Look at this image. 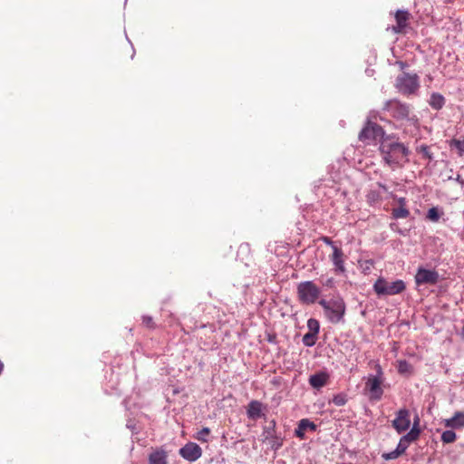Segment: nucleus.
Returning a JSON list of instances; mask_svg holds the SVG:
<instances>
[{
  "label": "nucleus",
  "mask_w": 464,
  "mask_h": 464,
  "mask_svg": "<svg viewBox=\"0 0 464 464\" xmlns=\"http://www.w3.org/2000/svg\"><path fill=\"white\" fill-rule=\"evenodd\" d=\"M380 151L383 160L391 167L400 164L410 154V150L403 143L392 140L390 137L382 140Z\"/></svg>",
  "instance_id": "nucleus-1"
},
{
  "label": "nucleus",
  "mask_w": 464,
  "mask_h": 464,
  "mask_svg": "<svg viewBox=\"0 0 464 464\" xmlns=\"http://www.w3.org/2000/svg\"><path fill=\"white\" fill-rule=\"evenodd\" d=\"M374 364L375 374H369L364 384V392L370 401H379L383 395L382 384L384 382V373L382 366L372 362Z\"/></svg>",
  "instance_id": "nucleus-2"
},
{
  "label": "nucleus",
  "mask_w": 464,
  "mask_h": 464,
  "mask_svg": "<svg viewBox=\"0 0 464 464\" xmlns=\"http://www.w3.org/2000/svg\"><path fill=\"white\" fill-rule=\"evenodd\" d=\"M384 110H386L390 115L397 121H407L412 125L416 130L419 129L420 122L419 119L416 115H411V105L401 102L399 100H390L384 105Z\"/></svg>",
  "instance_id": "nucleus-3"
},
{
  "label": "nucleus",
  "mask_w": 464,
  "mask_h": 464,
  "mask_svg": "<svg viewBox=\"0 0 464 464\" xmlns=\"http://www.w3.org/2000/svg\"><path fill=\"white\" fill-rule=\"evenodd\" d=\"M319 304L324 308L328 319L334 323H339L345 313V303L341 297L333 298L329 301L322 299Z\"/></svg>",
  "instance_id": "nucleus-4"
},
{
  "label": "nucleus",
  "mask_w": 464,
  "mask_h": 464,
  "mask_svg": "<svg viewBox=\"0 0 464 464\" xmlns=\"http://www.w3.org/2000/svg\"><path fill=\"white\" fill-rule=\"evenodd\" d=\"M395 88L403 95L414 94L420 88L419 76L416 73L402 72L395 80Z\"/></svg>",
  "instance_id": "nucleus-5"
},
{
  "label": "nucleus",
  "mask_w": 464,
  "mask_h": 464,
  "mask_svg": "<svg viewBox=\"0 0 464 464\" xmlns=\"http://www.w3.org/2000/svg\"><path fill=\"white\" fill-rule=\"evenodd\" d=\"M405 289L406 285L401 279L389 282L383 277H379L373 285V290L378 295H394L402 293Z\"/></svg>",
  "instance_id": "nucleus-6"
},
{
  "label": "nucleus",
  "mask_w": 464,
  "mask_h": 464,
  "mask_svg": "<svg viewBox=\"0 0 464 464\" xmlns=\"http://www.w3.org/2000/svg\"><path fill=\"white\" fill-rule=\"evenodd\" d=\"M320 294V288L312 281L301 282L297 285V296L302 304H314Z\"/></svg>",
  "instance_id": "nucleus-7"
},
{
  "label": "nucleus",
  "mask_w": 464,
  "mask_h": 464,
  "mask_svg": "<svg viewBox=\"0 0 464 464\" xmlns=\"http://www.w3.org/2000/svg\"><path fill=\"white\" fill-rule=\"evenodd\" d=\"M384 135V130L379 124L368 121L359 134V140L365 144H371Z\"/></svg>",
  "instance_id": "nucleus-8"
},
{
  "label": "nucleus",
  "mask_w": 464,
  "mask_h": 464,
  "mask_svg": "<svg viewBox=\"0 0 464 464\" xmlns=\"http://www.w3.org/2000/svg\"><path fill=\"white\" fill-rule=\"evenodd\" d=\"M411 17V14L407 10H397L394 14L396 24L392 27V32L399 34H405Z\"/></svg>",
  "instance_id": "nucleus-9"
},
{
  "label": "nucleus",
  "mask_w": 464,
  "mask_h": 464,
  "mask_svg": "<svg viewBox=\"0 0 464 464\" xmlns=\"http://www.w3.org/2000/svg\"><path fill=\"white\" fill-rule=\"evenodd\" d=\"M439 274L435 270H430L425 268H419L416 276L415 282L417 285H435L439 281Z\"/></svg>",
  "instance_id": "nucleus-10"
},
{
  "label": "nucleus",
  "mask_w": 464,
  "mask_h": 464,
  "mask_svg": "<svg viewBox=\"0 0 464 464\" xmlns=\"http://www.w3.org/2000/svg\"><path fill=\"white\" fill-rule=\"evenodd\" d=\"M411 426L410 411L407 409H401L392 420V427L398 433L406 431Z\"/></svg>",
  "instance_id": "nucleus-11"
},
{
  "label": "nucleus",
  "mask_w": 464,
  "mask_h": 464,
  "mask_svg": "<svg viewBox=\"0 0 464 464\" xmlns=\"http://www.w3.org/2000/svg\"><path fill=\"white\" fill-rule=\"evenodd\" d=\"M179 454L188 461H196L201 457L202 450L198 444L188 442L179 450Z\"/></svg>",
  "instance_id": "nucleus-12"
},
{
  "label": "nucleus",
  "mask_w": 464,
  "mask_h": 464,
  "mask_svg": "<svg viewBox=\"0 0 464 464\" xmlns=\"http://www.w3.org/2000/svg\"><path fill=\"white\" fill-rule=\"evenodd\" d=\"M329 257L335 266L334 270L336 273H343L345 271L344 254L341 247L333 246V253Z\"/></svg>",
  "instance_id": "nucleus-13"
},
{
  "label": "nucleus",
  "mask_w": 464,
  "mask_h": 464,
  "mask_svg": "<svg viewBox=\"0 0 464 464\" xmlns=\"http://www.w3.org/2000/svg\"><path fill=\"white\" fill-rule=\"evenodd\" d=\"M315 430L316 425L313 421L309 420L308 419H302L298 422V426L295 430V434L297 438L304 440L307 430L314 431Z\"/></svg>",
  "instance_id": "nucleus-14"
},
{
  "label": "nucleus",
  "mask_w": 464,
  "mask_h": 464,
  "mask_svg": "<svg viewBox=\"0 0 464 464\" xmlns=\"http://www.w3.org/2000/svg\"><path fill=\"white\" fill-rule=\"evenodd\" d=\"M329 379V375L326 372H319L311 375L309 378V383L313 388L320 389L324 387Z\"/></svg>",
  "instance_id": "nucleus-15"
},
{
  "label": "nucleus",
  "mask_w": 464,
  "mask_h": 464,
  "mask_svg": "<svg viewBox=\"0 0 464 464\" xmlns=\"http://www.w3.org/2000/svg\"><path fill=\"white\" fill-rule=\"evenodd\" d=\"M445 426L448 428H463L464 427V412L457 411L450 419L445 420Z\"/></svg>",
  "instance_id": "nucleus-16"
},
{
  "label": "nucleus",
  "mask_w": 464,
  "mask_h": 464,
  "mask_svg": "<svg viewBox=\"0 0 464 464\" xmlns=\"http://www.w3.org/2000/svg\"><path fill=\"white\" fill-rule=\"evenodd\" d=\"M262 415V403L258 401H252L247 406V416L256 420Z\"/></svg>",
  "instance_id": "nucleus-17"
},
{
  "label": "nucleus",
  "mask_w": 464,
  "mask_h": 464,
  "mask_svg": "<svg viewBox=\"0 0 464 464\" xmlns=\"http://www.w3.org/2000/svg\"><path fill=\"white\" fill-rule=\"evenodd\" d=\"M167 454L162 450L153 451L149 456V464H167Z\"/></svg>",
  "instance_id": "nucleus-18"
},
{
  "label": "nucleus",
  "mask_w": 464,
  "mask_h": 464,
  "mask_svg": "<svg viewBox=\"0 0 464 464\" xmlns=\"http://www.w3.org/2000/svg\"><path fill=\"white\" fill-rule=\"evenodd\" d=\"M430 106L434 110H440L445 104V98L439 92H433L429 100Z\"/></svg>",
  "instance_id": "nucleus-19"
},
{
  "label": "nucleus",
  "mask_w": 464,
  "mask_h": 464,
  "mask_svg": "<svg viewBox=\"0 0 464 464\" xmlns=\"http://www.w3.org/2000/svg\"><path fill=\"white\" fill-rule=\"evenodd\" d=\"M409 215L410 211L404 206H400L399 208L392 209V216L394 218H406Z\"/></svg>",
  "instance_id": "nucleus-20"
},
{
  "label": "nucleus",
  "mask_w": 464,
  "mask_h": 464,
  "mask_svg": "<svg viewBox=\"0 0 464 464\" xmlns=\"http://www.w3.org/2000/svg\"><path fill=\"white\" fill-rule=\"evenodd\" d=\"M307 327L309 329L308 333L314 334H316V335L318 334L319 329H320V324H319V322L316 319L310 318L307 321Z\"/></svg>",
  "instance_id": "nucleus-21"
},
{
  "label": "nucleus",
  "mask_w": 464,
  "mask_h": 464,
  "mask_svg": "<svg viewBox=\"0 0 464 464\" xmlns=\"http://www.w3.org/2000/svg\"><path fill=\"white\" fill-rule=\"evenodd\" d=\"M316 340H317V335L314 334L306 333L303 336V343L308 347L314 346L316 343Z\"/></svg>",
  "instance_id": "nucleus-22"
},
{
  "label": "nucleus",
  "mask_w": 464,
  "mask_h": 464,
  "mask_svg": "<svg viewBox=\"0 0 464 464\" xmlns=\"http://www.w3.org/2000/svg\"><path fill=\"white\" fill-rule=\"evenodd\" d=\"M457 439V436H456V433L453 431V430H445L442 434H441V440L444 442V443H452L456 440Z\"/></svg>",
  "instance_id": "nucleus-23"
},
{
  "label": "nucleus",
  "mask_w": 464,
  "mask_h": 464,
  "mask_svg": "<svg viewBox=\"0 0 464 464\" xmlns=\"http://www.w3.org/2000/svg\"><path fill=\"white\" fill-rule=\"evenodd\" d=\"M366 198H367V201L370 204H373V203L379 202L382 199V197H381L380 193L378 191H376V190H370L367 193Z\"/></svg>",
  "instance_id": "nucleus-24"
},
{
  "label": "nucleus",
  "mask_w": 464,
  "mask_h": 464,
  "mask_svg": "<svg viewBox=\"0 0 464 464\" xmlns=\"http://www.w3.org/2000/svg\"><path fill=\"white\" fill-rule=\"evenodd\" d=\"M209 433L210 430L205 427L197 433V436L195 438L201 442H208V437Z\"/></svg>",
  "instance_id": "nucleus-25"
},
{
  "label": "nucleus",
  "mask_w": 464,
  "mask_h": 464,
  "mask_svg": "<svg viewBox=\"0 0 464 464\" xmlns=\"http://www.w3.org/2000/svg\"><path fill=\"white\" fill-rule=\"evenodd\" d=\"M417 152H420L423 155L424 158L431 160L433 159L432 153L430 152V147L427 145H421L417 148Z\"/></svg>",
  "instance_id": "nucleus-26"
},
{
  "label": "nucleus",
  "mask_w": 464,
  "mask_h": 464,
  "mask_svg": "<svg viewBox=\"0 0 464 464\" xmlns=\"http://www.w3.org/2000/svg\"><path fill=\"white\" fill-rule=\"evenodd\" d=\"M427 218L432 222H438L440 218L438 208H430L427 214Z\"/></svg>",
  "instance_id": "nucleus-27"
},
{
  "label": "nucleus",
  "mask_w": 464,
  "mask_h": 464,
  "mask_svg": "<svg viewBox=\"0 0 464 464\" xmlns=\"http://www.w3.org/2000/svg\"><path fill=\"white\" fill-rule=\"evenodd\" d=\"M411 369V366L408 362H406L404 360L398 362V372L400 373L410 372Z\"/></svg>",
  "instance_id": "nucleus-28"
},
{
  "label": "nucleus",
  "mask_w": 464,
  "mask_h": 464,
  "mask_svg": "<svg viewBox=\"0 0 464 464\" xmlns=\"http://www.w3.org/2000/svg\"><path fill=\"white\" fill-rule=\"evenodd\" d=\"M142 324L145 327L149 329H154L156 327V324L152 319L151 316L144 315L142 316Z\"/></svg>",
  "instance_id": "nucleus-29"
},
{
  "label": "nucleus",
  "mask_w": 464,
  "mask_h": 464,
  "mask_svg": "<svg viewBox=\"0 0 464 464\" xmlns=\"http://www.w3.org/2000/svg\"><path fill=\"white\" fill-rule=\"evenodd\" d=\"M410 443H408L404 439L401 437L396 450L402 455L406 451L407 448L409 447Z\"/></svg>",
  "instance_id": "nucleus-30"
},
{
  "label": "nucleus",
  "mask_w": 464,
  "mask_h": 464,
  "mask_svg": "<svg viewBox=\"0 0 464 464\" xmlns=\"http://www.w3.org/2000/svg\"><path fill=\"white\" fill-rule=\"evenodd\" d=\"M451 146H454L459 151L460 156L464 152V140L454 139L451 141Z\"/></svg>",
  "instance_id": "nucleus-31"
},
{
  "label": "nucleus",
  "mask_w": 464,
  "mask_h": 464,
  "mask_svg": "<svg viewBox=\"0 0 464 464\" xmlns=\"http://www.w3.org/2000/svg\"><path fill=\"white\" fill-rule=\"evenodd\" d=\"M400 456H401V454L397 450H395L393 451H391V452H388V453H383L382 455V457L385 460L395 459H397Z\"/></svg>",
  "instance_id": "nucleus-32"
},
{
  "label": "nucleus",
  "mask_w": 464,
  "mask_h": 464,
  "mask_svg": "<svg viewBox=\"0 0 464 464\" xmlns=\"http://www.w3.org/2000/svg\"><path fill=\"white\" fill-rule=\"evenodd\" d=\"M333 401H334V403L335 405H337V406L344 405V404H345V402H346L345 399H344L343 396H341V395H337V396H335V397L334 398Z\"/></svg>",
  "instance_id": "nucleus-33"
},
{
  "label": "nucleus",
  "mask_w": 464,
  "mask_h": 464,
  "mask_svg": "<svg viewBox=\"0 0 464 464\" xmlns=\"http://www.w3.org/2000/svg\"><path fill=\"white\" fill-rule=\"evenodd\" d=\"M409 432H411L413 436H415V438L419 439L420 434V427H417L416 423H413V426Z\"/></svg>",
  "instance_id": "nucleus-34"
},
{
  "label": "nucleus",
  "mask_w": 464,
  "mask_h": 464,
  "mask_svg": "<svg viewBox=\"0 0 464 464\" xmlns=\"http://www.w3.org/2000/svg\"><path fill=\"white\" fill-rule=\"evenodd\" d=\"M402 438L404 439V440H406L408 443H411L415 440H417L418 439L415 438V436H413L411 432H408L407 434H405L404 436H402Z\"/></svg>",
  "instance_id": "nucleus-35"
},
{
  "label": "nucleus",
  "mask_w": 464,
  "mask_h": 464,
  "mask_svg": "<svg viewBox=\"0 0 464 464\" xmlns=\"http://www.w3.org/2000/svg\"><path fill=\"white\" fill-rule=\"evenodd\" d=\"M322 241L326 245L330 246L333 248V246H335L334 241L328 237H323Z\"/></svg>",
  "instance_id": "nucleus-36"
},
{
  "label": "nucleus",
  "mask_w": 464,
  "mask_h": 464,
  "mask_svg": "<svg viewBox=\"0 0 464 464\" xmlns=\"http://www.w3.org/2000/svg\"><path fill=\"white\" fill-rule=\"evenodd\" d=\"M378 187L381 188L383 191L388 192L387 187L382 183H377Z\"/></svg>",
  "instance_id": "nucleus-37"
},
{
  "label": "nucleus",
  "mask_w": 464,
  "mask_h": 464,
  "mask_svg": "<svg viewBox=\"0 0 464 464\" xmlns=\"http://www.w3.org/2000/svg\"><path fill=\"white\" fill-rule=\"evenodd\" d=\"M398 201H399L400 206H404L405 207L406 200H405L404 198H400Z\"/></svg>",
  "instance_id": "nucleus-38"
},
{
  "label": "nucleus",
  "mask_w": 464,
  "mask_h": 464,
  "mask_svg": "<svg viewBox=\"0 0 464 464\" xmlns=\"http://www.w3.org/2000/svg\"><path fill=\"white\" fill-rule=\"evenodd\" d=\"M332 284H333V279H332V278L328 279V280L326 281V283H325V285H328V286H331V285H332Z\"/></svg>",
  "instance_id": "nucleus-39"
},
{
  "label": "nucleus",
  "mask_w": 464,
  "mask_h": 464,
  "mask_svg": "<svg viewBox=\"0 0 464 464\" xmlns=\"http://www.w3.org/2000/svg\"><path fill=\"white\" fill-rule=\"evenodd\" d=\"M413 423H416L417 427H419V425H420V419H419V417H416V419L414 420Z\"/></svg>",
  "instance_id": "nucleus-40"
},
{
  "label": "nucleus",
  "mask_w": 464,
  "mask_h": 464,
  "mask_svg": "<svg viewBox=\"0 0 464 464\" xmlns=\"http://www.w3.org/2000/svg\"><path fill=\"white\" fill-rule=\"evenodd\" d=\"M4 371V363L0 361V374L3 372Z\"/></svg>",
  "instance_id": "nucleus-41"
},
{
  "label": "nucleus",
  "mask_w": 464,
  "mask_h": 464,
  "mask_svg": "<svg viewBox=\"0 0 464 464\" xmlns=\"http://www.w3.org/2000/svg\"><path fill=\"white\" fill-rule=\"evenodd\" d=\"M399 63V65H400V67H401V69H403V68L406 66L405 63H403V62H400V63Z\"/></svg>",
  "instance_id": "nucleus-42"
},
{
  "label": "nucleus",
  "mask_w": 464,
  "mask_h": 464,
  "mask_svg": "<svg viewBox=\"0 0 464 464\" xmlns=\"http://www.w3.org/2000/svg\"><path fill=\"white\" fill-rule=\"evenodd\" d=\"M341 464H353V463H341Z\"/></svg>",
  "instance_id": "nucleus-43"
}]
</instances>
